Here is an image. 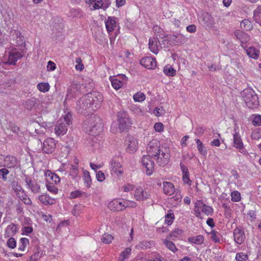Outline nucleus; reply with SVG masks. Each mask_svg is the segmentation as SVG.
I'll return each mask as SVG.
<instances>
[{"label": "nucleus", "mask_w": 261, "mask_h": 261, "mask_svg": "<svg viewBox=\"0 0 261 261\" xmlns=\"http://www.w3.org/2000/svg\"><path fill=\"white\" fill-rule=\"evenodd\" d=\"M102 96L99 93L93 92L83 96L76 102V109L84 115L96 111L100 107Z\"/></svg>", "instance_id": "f257e3e1"}, {"label": "nucleus", "mask_w": 261, "mask_h": 261, "mask_svg": "<svg viewBox=\"0 0 261 261\" xmlns=\"http://www.w3.org/2000/svg\"><path fill=\"white\" fill-rule=\"evenodd\" d=\"M72 115L70 113H68L63 118L59 119L55 126V132L58 136L65 135L71 124Z\"/></svg>", "instance_id": "f03ea898"}, {"label": "nucleus", "mask_w": 261, "mask_h": 261, "mask_svg": "<svg viewBox=\"0 0 261 261\" xmlns=\"http://www.w3.org/2000/svg\"><path fill=\"white\" fill-rule=\"evenodd\" d=\"M242 96L247 105L250 109H256L259 106V100L255 92L250 88L246 89L243 91Z\"/></svg>", "instance_id": "7ed1b4c3"}, {"label": "nucleus", "mask_w": 261, "mask_h": 261, "mask_svg": "<svg viewBox=\"0 0 261 261\" xmlns=\"http://www.w3.org/2000/svg\"><path fill=\"white\" fill-rule=\"evenodd\" d=\"M84 126L93 135L96 134V133H99L101 129V123L100 120L95 115H92L90 117L85 120L84 122Z\"/></svg>", "instance_id": "20e7f679"}, {"label": "nucleus", "mask_w": 261, "mask_h": 261, "mask_svg": "<svg viewBox=\"0 0 261 261\" xmlns=\"http://www.w3.org/2000/svg\"><path fill=\"white\" fill-rule=\"evenodd\" d=\"M170 152V151L169 148H162L160 153H158V155L155 158H153L156 160V162L159 166L164 167L169 162Z\"/></svg>", "instance_id": "39448f33"}, {"label": "nucleus", "mask_w": 261, "mask_h": 261, "mask_svg": "<svg viewBox=\"0 0 261 261\" xmlns=\"http://www.w3.org/2000/svg\"><path fill=\"white\" fill-rule=\"evenodd\" d=\"M118 128L121 132L125 131L130 126L131 122L125 112H120L117 114Z\"/></svg>", "instance_id": "423d86ee"}, {"label": "nucleus", "mask_w": 261, "mask_h": 261, "mask_svg": "<svg viewBox=\"0 0 261 261\" xmlns=\"http://www.w3.org/2000/svg\"><path fill=\"white\" fill-rule=\"evenodd\" d=\"M146 151L148 155L151 156L152 158H155L158 153L162 151L160 142L157 139L152 140L148 143Z\"/></svg>", "instance_id": "0eeeda50"}, {"label": "nucleus", "mask_w": 261, "mask_h": 261, "mask_svg": "<svg viewBox=\"0 0 261 261\" xmlns=\"http://www.w3.org/2000/svg\"><path fill=\"white\" fill-rule=\"evenodd\" d=\"M24 181L29 189H30L34 194H38L41 192L40 181H37L33 179L31 177L25 175Z\"/></svg>", "instance_id": "6e6552de"}, {"label": "nucleus", "mask_w": 261, "mask_h": 261, "mask_svg": "<svg viewBox=\"0 0 261 261\" xmlns=\"http://www.w3.org/2000/svg\"><path fill=\"white\" fill-rule=\"evenodd\" d=\"M23 54L17 50L15 48H13L9 53L8 61L5 62V64L16 65L17 61L22 58Z\"/></svg>", "instance_id": "1a4fd4ad"}, {"label": "nucleus", "mask_w": 261, "mask_h": 261, "mask_svg": "<svg viewBox=\"0 0 261 261\" xmlns=\"http://www.w3.org/2000/svg\"><path fill=\"white\" fill-rule=\"evenodd\" d=\"M151 158V156L146 155L143 156L141 160L142 165L146 168V173L148 175L152 174L154 170V163Z\"/></svg>", "instance_id": "9d476101"}, {"label": "nucleus", "mask_w": 261, "mask_h": 261, "mask_svg": "<svg viewBox=\"0 0 261 261\" xmlns=\"http://www.w3.org/2000/svg\"><path fill=\"white\" fill-rule=\"evenodd\" d=\"M56 147V143L55 140L48 138L43 142L42 150L44 153H51L55 150Z\"/></svg>", "instance_id": "9b49d317"}, {"label": "nucleus", "mask_w": 261, "mask_h": 261, "mask_svg": "<svg viewBox=\"0 0 261 261\" xmlns=\"http://www.w3.org/2000/svg\"><path fill=\"white\" fill-rule=\"evenodd\" d=\"M149 193L141 187H138L135 190L134 197L137 201L146 200L149 198Z\"/></svg>", "instance_id": "f8f14e48"}, {"label": "nucleus", "mask_w": 261, "mask_h": 261, "mask_svg": "<svg viewBox=\"0 0 261 261\" xmlns=\"http://www.w3.org/2000/svg\"><path fill=\"white\" fill-rule=\"evenodd\" d=\"M24 107L28 110H31L34 107H38L39 109L44 108L43 101L34 97L27 100L24 103Z\"/></svg>", "instance_id": "ddd939ff"}, {"label": "nucleus", "mask_w": 261, "mask_h": 261, "mask_svg": "<svg viewBox=\"0 0 261 261\" xmlns=\"http://www.w3.org/2000/svg\"><path fill=\"white\" fill-rule=\"evenodd\" d=\"M233 146L239 150L240 152L245 154L246 153V150L244 148V145L240 136L238 133L236 132L233 134Z\"/></svg>", "instance_id": "4468645a"}, {"label": "nucleus", "mask_w": 261, "mask_h": 261, "mask_svg": "<svg viewBox=\"0 0 261 261\" xmlns=\"http://www.w3.org/2000/svg\"><path fill=\"white\" fill-rule=\"evenodd\" d=\"M140 64L147 69H153L156 66V62L154 58L150 57L142 58L140 61Z\"/></svg>", "instance_id": "2eb2a0df"}, {"label": "nucleus", "mask_w": 261, "mask_h": 261, "mask_svg": "<svg viewBox=\"0 0 261 261\" xmlns=\"http://www.w3.org/2000/svg\"><path fill=\"white\" fill-rule=\"evenodd\" d=\"M109 207L111 210L120 211L125 208L124 200L122 199H115L109 203Z\"/></svg>", "instance_id": "dca6fc26"}, {"label": "nucleus", "mask_w": 261, "mask_h": 261, "mask_svg": "<svg viewBox=\"0 0 261 261\" xmlns=\"http://www.w3.org/2000/svg\"><path fill=\"white\" fill-rule=\"evenodd\" d=\"M233 237L235 242L237 244H242L245 239L244 230L241 228L236 227L233 230Z\"/></svg>", "instance_id": "f3484780"}, {"label": "nucleus", "mask_w": 261, "mask_h": 261, "mask_svg": "<svg viewBox=\"0 0 261 261\" xmlns=\"http://www.w3.org/2000/svg\"><path fill=\"white\" fill-rule=\"evenodd\" d=\"M188 39L181 34L171 35L168 37V41H171L172 43L176 45L184 43Z\"/></svg>", "instance_id": "a211bd4d"}, {"label": "nucleus", "mask_w": 261, "mask_h": 261, "mask_svg": "<svg viewBox=\"0 0 261 261\" xmlns=\"http://www.w3.org/2000/svg\"><path fill=\"white\" fill-rule=\"evenodd\" d=\"M126 141L127 142L126 151L130 153L134 152L137 148V140L132 136H127Z\"/></svg>", "instance_id": "6ab92c4d"}, {"label": "nucleus", "mask_w": 261, "mask_h": 261, "mask_svg": "<svg viewBox=\"0 0 261 261\" xmlns=\"http://www.w3.org/2000/svg\"><path fill=\"white\" fill-rule=\"evenodd\" d=\"M17 160L13 156L8 155L5 157L4 163L3 167H6L8 168H14L16 166Z\"/></svg>", "instance_id": "aec40b11"}, {"label": "nucleus", "mask_w": 261, "mask_h": 261, "mask_svg": "<svg viewBox=\"0 0 261 261\" xmlns=\"http://www.w3.org/2000/svg\"><path fill=\"white\" fill-rule=\"evenodd\" d=\"M236 37L240 40L241 43V46L244 47V45L250 40V37L248 35L244 32L237 30L234 32Z\"/></svg>", "instance_id": "412c9836"}, {"label": "nucleus", "mask_w": 261, "mask_h": 261, "mask_svg": "<svg viewBox=\"0 0 261 261\" xmlns=\"http://www.w3.org/2000/svg\"><path fill=\"white\" fill-rule=\"evenodd\" d=\"M195 206L196 208H201L202 212L207 216L211 215L214 212L213 208L211 206L204 204L200 201L196 202Z\"/></svg>", "instance_id": "4be33fe9"}, {"label": "nucleus", "mask_w": 261, "mask_h": 261, "mask_svg": "<svg viewBox=\"0 0 261 261\" xmlns=\"http://www.w3.org/2000/svg\"><path fill=\"white\" fill-rule=\"evenodd\" d=\"M111 170L117 175H121L123 173L120 163L114 159L112 160L111 162Z\"/></svg>", "instance_id": "5701e85b"}, {"label": "nucleus", "mask_w": 261, "mask_h": 261, "mask_svg": "<svg viewBox=\"0 0 261 261\" xmlns=\"http://www.w3.org/2000/svg\"><path fill=\"white\" fill-rule=\"evenodd\" d=\"M154 243L152 241L143 240L139 243L136 246L138 249L145 250L154 246Z\"/></svg>", "instance_id": "b1692460"}, {"label": "nucleus", "mask_w": 261, "mask_h": 261, "mask_svg": "<svg viewBox=\"0 0 261 261\" xmlns=\"http://www.w3.org/2000/svg\"><path fill=\"white\" fill-rule=\"evenodd\" d=\"M163 190L165 194L172 195L175 192V188L173 184L170 182L165 181L163 182Z\"/></svg>", "instance_id": "393cba45"}, {"label": "nucleus", "mask_w": 261, "mask_h": 261, "mask_svg": "<svg viewBox=\"0 0 261 261\" xmlns=\"http://www.w3.org/2000/svg\"><path fill=\"white\" fill-rule=\"evenodd\" d=\"M109 6L108 2L103 3L102 0H96L92 5H90L91 9L96 10L100 8L104 10L106 9Z\"/></svg>", "instance_id": "a878e982"}, {"label": "nucleus", "mask_w": 261, "mask_h": 261, "mask_svg": "<svg viewBox=\"0 0 261 261\" xmlns=\"http://www.w3.org/2000/svg\"><path fill=\"white\" fill-rule=\"evenodd\" d=\"M202 21L208 28H213L215 24L214 18L208 13H206L203 15Z\"/></svg>", "instance_id": "bb28decb"}, {"label": "nucleus", "mask_w": 261, "mask_h": 261, "mask_svg": "<svg viewBox=\"0 0 261 261\" xmlns=\"http://www.w3.org/2000/svg\"><path fill=\"white\" fill-rule=\"evenodd\" d=\"M246 53L247 55L254 59H257L259 57V51L255 47L251 46L246 49Z\"/></svg>", "instance_id": "cd10ccee"}, {"label": "nucleus", "mask_w": 261, "mask_h": 261, "mask_svg": "<svg viewBox=\"0 0 261 261\" xmlns=\"http://www.w3.org/2000/svg\"><path fill=\"white\" fill-rule=\"evenodd\" d=\"M148 45L149 49L152 53L154 54H157L158 53V45L157 40L156 39L150 38L149 40Z\"/></svg>", "instance_id": "c85d7f7f"}, {"label": "nucleus", "mask_w": 261, "mask_h": 261, "mask_svg": "<svg viewBox=\"0 0 261 261\" xmlns=\"http://www.w3.org/2000/svg\"><path fill=\"white\" fill-rule=\"evenodd\" d=\"M182 233L183 231L182 229L176 228L171 232L167 237L169 240H175V239L181 236Z\"/></svg>", "instance_id": "c756f323"}, {"label": "nucleus", "mask_w": 261, "mask_h": 261, "mask_svg": "<svg viewBox=\"0 0 261 261\" xmlns=\"http://www.w3.org/2000/svg\"><path fill=\"white\" fill-rule=\"evenodd\" d=\"M106 26L108 32L113 31L116 27V21L114 18L109 17L106 22Z\"/></svg>", "instance_id": "7c9ffc66"}, {"label": "nucleus", "mask_w": 261, "mask_h": 261, "mask_svg": "<svg viewBox=\"0 0 261 261\" xmlns=\"http://www.w3.org/2000/svg\"><path fill=\"white\" fill-rule=\"evenodd\" d=\"M188 241L191 243L197 245H200L204 241V237L202 235H198L196 237H191L188 238Z\"/></svg>", "instance_id": "2f4dec72"}, {"label": "nucleus", "mask_w": 261, "mask_h": 261, "mask_svg": "<svg viewBox=\"0 0 261 261\" xmlns=\"http://www.w3.org/2000/svg\"><path fill=\"white\" fill-rule=\"evenodd\" d=\"M38 199L41 203L46 205L54 203L53 199L46 195H40L38 197Z\"/></svg>", "instance_id": "473e14b6"}, {"label": "nucleus", "mask_w": 261, "mask_h": 261, "mask_svg": "<svg viewBox=\"0 0 261 261\" xmlns=\"http://www.w3.org/2000/svg\"><path fill=\"white\" fill-rule=\"evenodd\" d=\"M83 179L84 182L86 184V186L87 188H89L92 184L91 178L89 171L83 170Z\"/></svg>", "instance_id": "72a5a7b5"}, {"label": "nucleus", "mask_w": 261, "mask_h": 261, "mask_svg": "<svg viewBox=\"0 0 261 261\" xmlns=\"http://www.w3.org/2000/svg\"><path fill=\"white\" fill-rule=\"evenodd\" d=\"M163 243L166 247L173 252H175L178 250L175 244L172 242L170 241V240L167 239V238L164 240Z\"/></svg>", "instance_id": "f704fd0d"}, {"label": "nucleus", "mask_w": 261, "mask_h": 261, "mask_svg": "<svg viewBox=\"0 0 261 261\" xmlns=\"http://www.w3.org/2000/svg\"><path fill=\"white\" fill-rule=\"evenodd\" d=\"M164 72L167 76H173L175 75L176 70L170 65H166L164 68Z\"/></svg>", "instance_id": "c9c22d12"}, {"label": "nucleus", "mask_w": 261, "mask_h": 261, "mask_svg": "<svg viewBox=\"0 0 261 261\" xmlns=\"http://www.w3.org/2000/svg\"><path fill=\"white\" fill-rule=\"evenodd\" d=\"M241 26L246 31H250L253 28L252 22L248 19L243 20L241 23Z\"/></svg>", "instance_id": "e433bc0d"}, {"label": "nucleus", "mask_w": 261, "mask_h": 261, "mask_svg": "<svg viewBox=\"0 0 261 261\" xmlns=\"http://www.w3.org/2000/svg\"><path fill=\"white\" fill-rule=\"evenodd\" d=\"M111 83L113 87L116 90L121 88L123 84V82L120 79L117 78L111 80Z\"/></svg>", "instance_id": "4c0bfd02"}, {"label": "nucleus", "mask_w": 261, "mask_h": 261, "mask_svg": "<svg viewBox=\"0 0 261 261\" xmlns=\"http://www.w3.org/2000/svg\"><path fill=\"white\" fill-rule=\"evenodd\" d=\"M196 142L197 145V148L199 152L202 155H205L207 154V151L205 149L203 143L198 139L196 140Z\"/></svg>", "instance_id": "58836bf2"}, {"label": "nucleus", "mask_w": 261, "mask_h": 261, "mask_svg": "<svg viewBox=\"0 0 261 261\" xmlns=\"http://www.w3.org/2000/svg\"><path fill=\"white\" fill-rule=\"evenodd\" d=\"M172 210H169L168 211V213L165 216V222L168 225H171L174 220V216L173 213H171Z\"/></svg>", "instance_id": "ea45409f"}, {"label": "nucleus", "mask_w": 261, "mask_h": 261, "mask_svg": "<svg viewBox=\"0 0 261 261\" xmlns=\"http://www.w3.org/2000/svg\"><path fill=\"white\" fill-rule=\"evenodd\" d=\"M45 175L46 176L50 177V178L54 181L56 184L59 183L60 181V178L58 175L52 173L50 171H47Z\"/></svg>", "instance_id": "a19ab883"}, {"label": "nucleus", "mask_w": 261, "mask_h": 261, "mask_svg": "<svg viewBox=\"0 0 261 261\" xmlns=\"http://www.w3.org/2000/svg\"><path fill=\"white\" fill-rule=\"evenodd\" d=\"M261 18V5L258 6L253 11V18L255 22H258Z\"/></svg>", "instance_id": "79ce46f5"}, {"label": "nucleus", "mask_w": 261, "mask_h": 261, "mask_svg": "<svg viewBox=\"0 0 261 261\" xmlns=\"http://www.w3.org/2000/svg\"><path fill=\"white\" fill-rule=\"evenodd\" d=\"M18 196L25 204L31 205L32 204V201L30 198L25 194L24 191L23 192V193L18 195Z\"/></svg>", "instance_id": "37998d69"}, {"label": "nucleus", "mask_w": 261, "mask_h": 261, "mask_svg": "<svg viewBox=\"0 0 261 261\" xmlns=\"http://www.w3.org/2000/svg\"><path fill=\"white\" fill-rule=\"evenodd\" d=\"M17 231V230L16 225H14V224L12 223L7 226L6 232L8 234V235L11 236L15 233Z\"/></svg>", "instance_id": "c03bdc74"}, {"label": "nucleus", "mask_w": 261, "mask_h": 261, "mask_svg": "<svg viewBox=\"0 0 261 261\" xmlns=\"http://www.w3.org/2000/svg\"><path fill=\"white\" fill-rule=\"evenodd\" d=\"M113 239L114 237L112 235L105 233L102 236L101 241L103 243L109 244L112 242Z\"/></svg>", "instance_id": "a18cd8bd"}, {"label": "nucleus", "mask_w": 261, "mask_h": 261, "mask_svg": "<svg viewBox=\"0 0 261 261\" xmlns=\"http://www.w3.org/2000/svg\"><path fill=\"white\" fill-rule=\"evenodd\" d=\"M131 248L129 247L126 248L124 251H123L120 254V259L121 261H123L125 260L126 258L128 257L129 255L130 254L131 252Z\"/></svg>", "instance_id": "49530a36"}, {"label": "nucleus", "mask_w": 261, "mask_h": 261, "mask_svg": "<svg viewBox=\"0 0 261 261\" xmlns=\"http://www.w3.org/2000/svg\"><path fill=\"white\" fill-rule=\"evenodd\" d=\"M12 188L14 191L16 192L17 195H20V194L23 193L24 190L22 187L18 185L17 182H14L12 184Z\"/></svg>", "instance_id": "de8ad7c7"}, {"label": "nucleus", "mask_w": 261, "mask_h": 261, "mask_svg": "<svg viewBox=\"0 0 261 261\" xmlns=\"http://www.w3.org/2000/svg\"><path fill=\"white\" fill-rule=\"evenodd\" d=\"M37 88L41 92H46L49 90V86L48 83H41L37 85Z\"/></svg>", "instance_id": "09e8293b"}, {"label": "nucleus", "mask_w": 261, "mask_h": 261, "mask_svg": "<svg viewBox=\"0 0 261 261\" xmlns=\"http://www.w3.org/2000/svg\"><path fill=\"white\" fill-rule=\"evenodd\" d=\"M14 34L16 35V36L17 37L16 45V46L21 45L23 43V37L21 36L20 32L15 30Z\"/></svg>", "instance_id": "8fccbe9b"}, {"label": "nucleus", "mask_w": 261, "mask_h": 261, "mask_svg": "<svg viewBox=\"0 0 261 261\" xmlns=\"http://www.w3.org/2000/svg\"><path fill=\"white\" fill-rule=\"evenodd\" d=\"M231 197L232 201L238 202L241 200V194L237 191L231 192Z\"/></svg>", "instance_id": "3c124183"}, {"label": "nucleus", "mask_w": 261, "mask_h": 261, "mask_svg": "<svg viewBox=\"0 0 261 261\" xmlns=\"http://www.w3.org/2000/svg\"><path fill=\"white\" fill-rule=\"evenodd\" d=\"M248 259V255L247 254L243 253V252H240L236 254V259L237 261H245Z\"/></svg>", "instance_id": "603ef678"}, {"label": "nucleus", "mask_w": 261, "mask_h": 261, "mask_svg": "<svg viewBox=\"0 0 261 261\" xmlns=\"http://www.w3.org/2000/svg\"><path fill=\"white\" fill-rule=\"evenodd\" d=\"M134 99L135 101H142L145 99V95L142 93L138 92L134 96Z\"/></svg>", "instance_id": "864d4df0"}, {"label": "nucleus", "mask_w": 261, "mask_h": 261, "mask_svg": "<svg viewBox=\"0 0 261 261\" xmlns=\"http://www.w3.org/2000/svg\"><path fill=\"white\" fill-rule=\"evenodd\" d=\"M20 242L21 245H20L18 249L21 251H23L27 246V245L29 244V240L25 238H22L20 239Z\"/></svg>", "instance_id": "5fc2aeb1"}, {"label": "nucleus", "mask_w": 261, "mask_h": 261, "mask_svg": "<svg viewBox=\"0 0 261 261\" xmlns=\"http://www.w3.org/2000/svg\"><path fill=\"white\" fill-rule=\"evenodd\" d=\"M9 173V171L6 168H2L0 169V178H2L4 181L7 179V175Z\"/></svg>", "instance_id": "6e6d98bb"}, {"label": "nucleus", "mask_w": 261, "mask_h": 261, "mask_svg": "<svg viewBox=\"0 0 261 261\" xmlns=\"http://www.w3.org/2000/svg\"><path fill=\"white\" fill-rule=\"evenodd\" d=\"M46 188L48 191L53 193V194H56L58 192V188L51 184H46Z\"/></svg>", "instance_id": "4d7b16f0"}, {"label": "nucleus", "mask_w": 261, "mask_h": 261, "mask_svg": "<svg viewBox=\"0 0 261 261\" xmlns=\"http://www.w3.org/2000/svg\"><path fill=\"white\" fill-rule=\"evenodd\" d=\"M211 239L215 242V243H219L220 242V238L219 236L218 235V232L215 230H213L211 232Z\"/></svg>", "instance_id": "13d9d810"}, {"label": "nucleus", "mask_w": 261, "mask_h": 261, "mask_svg": "<svg viewBox=\"0 0 261 261\" xmlns=\"http://www.w3.org/2000/svg\"><path fill=\"white\" fill-rule=\"evenodd\" d=\"M7 246L11 249H13L16 247V242L14 238H10L7 242Z\"/></svg>", "instance_id": "bf43d9fd"}, {"label": "nucleus", "mask_w": 261, "mask_h": 261, "mask_svg": "<svg viewBox=\"0 0 261 261\" xmlns=\"http://www.w3.org/2000/svg\"><path fill=\"white\" fill-rule=\"evenodd\" d=\"M80 87V86L79 84H73L71 85L70 88L68 91V94H69V93H75L76 91H78Z\"/></svg>", "instance_id": "052dcab7"}, {"label": "nucleus", "mask_w": 261, "mask_h": 261, "mask_svg": "<svg viewBox=\"0 0 261 261\" xmlns=\"http://www.w3.org/2000/svg\"><path fill=\"white\" fill-rule=\"evenodd\" d=\"M252 123L255 126L261 125V115L255 116L253 119Z\"/></svg>", "instance_id": "680f3d73"}, {"label": "nucleus", "mask_w": 261, "mask_h": 261, "mask_svg": "<svg viewBox=\"0 0 261 261\" xmlns=\"http://www.w3.org/2000/svg\"><path fill=\"white\" fill-rule=\"evenodd\" d=\"M42 253L40 252H36L34 253L32 256L30 257V261H36L40 258L41 256Z\"/></svg>", "instance_id": "e2e57ef3"}, {"label": "nucleus", "mask_w": 261, "mask_h": 261, "mask_svg": "<svg viewBox=\"0 0 261 261\" xmlns=\"http://www.w3.org/2000/svg\"><path fill=\"white\" fill-rule=\"evenodd\" d=\"M97 179L99 181H102L105 179V175L103 172L99 171L96 173Z\"/></svg>", "instance_id": "0e129e2a"}, {"label": "nucleus", "mask_w": 261, "mask_h": 261, "mask_svg": "<svg viewBox=\"0 0 261 261\" xmlns=\"http://www.w3.org/2000/svg\"><path fill=\"white\" fill-rule=\"evenodd\" d=\"M82 192L81 191H75L74 192H72L70 194V197L71 198H75L77 197H79L82 195Z\"/></svg>", "instance_id": "69168bd1"}, {"label": "nucleus", "mask_w": 261, "mask_h": 261, "mask_svg": "<svg viewBox=\"0 0 261 261\" xmlns=\"http://www.w3.org/2000/svg\"><path fill=\"white\" fill-rule=\"evenodd\" d=\"M182 180L184 183L188 185H191L192 181L189 178V173H188V174H182Z\"/></svg>", "instance_id": "338daca9"}, {"label": "nucleus", "mask_w": 261, "mask_h": 261, "mask_svg": "<svg viewBox=\"0 0 261 261\" xmlns=\"http://www.w3.org/2000/svg\"><path fill=\"white\" fill-rule=\"evenodd\" d=\"M154 128L156 132H161L164 129L163 124L160 122L155 123L154 125Z\"/></svg>", "instance_id": "774afa93"}]
</instances>
